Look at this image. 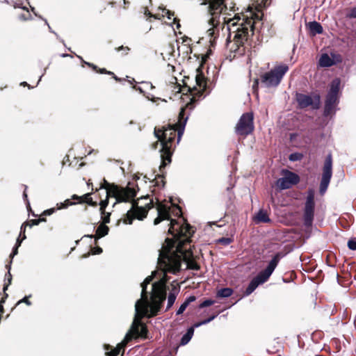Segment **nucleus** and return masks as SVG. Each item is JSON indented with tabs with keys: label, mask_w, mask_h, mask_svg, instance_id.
Here are the masks:
<instances>
[{
	"label": "nucleus",
	"mask_w": 356,
	"mask_h": 356,
	"mask_svg": "<svg viewBox=\"0 0 356 356\" xmlns=\"http://www.w3.org/2000/svg\"><path fill=\"white\" fill-rule=\"evenodd\" d=\"M100 74H113V72L111 71H107L105 68H101L97 70Z\"/></svg>",
	"instance_id": "5fc2aeb1"
},
{
	"label": "nucleus",
	"mask_w": 356,
	"mask_h": 356,
	"mask_svg": "<svg viewBox=\"0 0 356 356\" xmlns=\"http://www.w3.org/2000/svg\"><path fill=\"white\" fill-rule=\"evenodd\" d=\"M210 10L214 13H220L223 10L222 1L213 2L209 6Z\"/></svg>",
	"instance_id": "b1692460"
},
{
	"label": "nucleus",
	"mask_w": 356,
	"mask_h": 356,
	"mask_svg": "<svg viewBox=\"0 0 356 356\" xmlns=\"http://www.w3.org/2000/svg\"><path fill=\"white\" fill-rule=\"evenodd\" d=\"M39 225L38 219H34L31 220V223L29 225L30 227H32L33 225Z\"/></svg>",
	"instance_id": "052dcab7"
},
{
	"label": "nucleus",
	"mask_w": 356,
	"mask_h": 356,
	"mask_svg": "<svg viewBox=\"0 0 356 356\" xmlns=\"http://www.w3.org/2000/svg\"><path fill=\"white\" fill-rule=\"evenodd\" d=\"M210 22L212 23V24H211L212 26L207 31V34L208 37L209 38V42L211 43V45H213V43L216 38V37L214 36L215 31H216V27L214 26V24H213V20L211 19Z\"/></svg>",
	"instance_id": "bb28decb"
},
{
	"label": "nucleus",
	"mask_w": 356,
	"mask_h": 356,
	"mask_svg": "<svg viewBox=\"0 0 356 356\" xmlns=\"http://www.w3.org/2000/svg\"><path fill=\"white\" fill-rule=\"evenodd\" d=\"M134 199V197L129 202H131V206L127 211L128 219L124 221L125 223L129 225L132 223L134 218L143 220L147 216L148 210L154 207L153 200L148 195L142 196L137 201L132 202Z\"/></svg>",
	"instance_id": "423d86ee"
},
{
	"label": "nucleus",
	"mask_w": 356,
	"mask_h": 356,
	"mask_svg": "<svg viewBox=\"0 0 356 356\" xmlns=\"http://www.w3.org/2000/svg\"><path fill=\"white\" fill-rule=\"evenodd\" d=\"M156 210L158 216L154 219V224L155 225H158L163 220H170V227L168 232V234L172 235L175 238H189L194 233L193 227L187 223L179 225L175 220L170 218V209L168 206L157 203Z\"/></svg>",
	"instance_id": "7ed1b4c3"
},
{
	"label": "nucleus",
	"mask_w": 356,
	"mask_h": 356,
	"mask_svg": "<svg viewBox=\"0 0 356 356\" xmlns=\"http://www.w3.org/2000/svg\"><path fill=\"white\" fill-rule=\"evenodd\" d=\"M101 215H102V220H103V223L102 224L106 225V223H109L110 222V216H111L110 213H106L105 211L104 214L101 213Z\"/></svg>",
	"instance_id": "a19ab883"
},
{
	"label": "nucleus",
	"mask_w": 356,
	"mask_h": 356,
	"mask_svg": "<svg viewBox=\"0 0 356 356\" xmlns=\"http://www.w3.org/2000/svg\"><path fill=\"white\" fill-rule=\"evenodd\" d=\"M173 23H175V24L176 23V26H177V29H179V28H180L181 25H180V24L179 23V21L177 20V18H174V19H173Z\"/></svg>",
	"instance_id": "338daca9"
},
{
	"label": "nucleus",
	"mask_w": 356,
	"mask_h": 356,
	"mask_svg": "<svg viewBox=\"0 0 356 356\" xmlns=\"http://www.w3.org/2000/svg\"><path fill=\"white\" fill-rule=\"evenodd\" d=\"M102 252V248L100 247H96L92 250V254H99Z\"/></svg>",
	"instance_id": "8fccbe9b"
},
{
	"label": "nucleus",
	"mask_w": 356,
	"mask_h": 356,
	"mask_svg": "<svg viewBox=\"0 0 356 356\" xmlns=\"http://www.w3.org/2000/svg\"><path fill=\"white\" fill-rule=\"evenodd\" d=\"M147 285L148 284H145V282H142L140 284L141 288H142V291H141V298L140 300H141L142 301H145L148 299L147 296Z\"/></svg>",
	"instance_id": "2f4dec72"
},
{
	"label": "nucleus",
	"mask_w": 356,
	"mask_h": 356,
	"mask_svg": "<svg viewBox=\"0 0 356 356\" xmlns=\"http://www.w3.org/2000/svg\"><path fill=\"white\" fill-rule=\"evenodd\" d=\"M44 21V23L45 24L48 26L49 28V30L51 33H53L54 34H55V35L56 36L57 39L63 44L64 46H65V41L63 39H62L61 38H60V36L57 34V33H56L54 31L52 30V29L51 28L50 25L49 24L48 22L47 19H43Z\"/></svg>",
	"instance_id": "c9c22d12"
},
{
	"label": "nucleus",
	"mask_w": 356,
	"mask_h": 356,
	"mask_svg": "<svg viewBox=\"0 0 356 356\" xmlns=\"http://www.w3.org/2000/svg\"><path fill=\"white\" fill-rule=\"evenodd\" d=\"M74 204H75L74 202H71L69 199H67V200H65L63 202H61L60 204H57L58 207L56 208V209L60 210L62 209H66L69 206L74 205Z\"/></svg>",
	"instance_id": "7c9ffc66"
},
{
	"label": "nucleus",
	"mask_w": 356,
	"mask_h": 356,
	"mask_svg": "<svg viewBox=\"0 0 356 356\" xmlns=\"http://www.w3.org/2000/svg\"><path fill=\"white\" fill-rule=\"evenodd\" d=\"M29 297H31V295H29V296H25L22 299L19 300L17 302V305L21 304V303H25L26 305L28 306H30L31 305V302L29 300L28 298Z\"/></svg>",
	"instance_id": "c03bdc74"
},
{
	"label": "nucleus",
	"mask_w": 356,
	"mask_h": 356,
	"mask_svg": "<svg viewBox=\"0 0 356 356\" xmlns=\"http://www.w3.org/2000/svg\"><path fill=\"white\" fill-rule=\"evenodd\" d=\"M152 281V276H148L147 277L145 280L143 281V282L145 283V284H150V282Z\"/></svg>",
	"instance_id": "bf43d9fd"
},
{
	"label": "nucleus",
	"mask_w": 356,
	"mask_h": 356,
	"mask_svg": "<svg viewBox=\"0 0 356 356\" xmlns=\"http://www.w3.org/2000/svg\"><path fill=\"white\" fill-rule=\"evenodd\" d=\"M83 197L86 199V202L91 206L95 207L97 206V203L92 201V199L90 197V193H86L83 195Z\"/></svg>",
	"instance_id": "4c0bfd02"
},
{
	"label": "nucleus",
	"mask_w": 356,
	"mask_h": 356,
	"mask_svg": "<svg viewBox=\"0 0 356 356\" xmlns=\"http://www.w3.org/2000/svg\"><path fill=\"white\" fill-rule=\"evenodd\" d=\"M254 116L252 113H243L235 127V131L241 136H248L254 130Z\"/></svg>",
	"instance_id": "9d476101"
},
{
	"label": "nucleus",
	"mask_w": 356,
	"mask_h": 356,
	"mask_svg": "<svg viewBox=\"0 0 356 356\" xmlns=\"http://www.w3.org/2000/svg\"><path fill=\"white\" fill-rule=\"evenodd\" d=\"M18 248H19V247L15 245V246H14V248L13 249L12 253L10 255L11 259H13L16 254H17V253H18Z\"/></svg>",
	"instance_id": "3c124183"
},
{
	"label": "nucleus",
	"mask_w": 356,
	"mask_h": 356,
	"mask_svg": "<svg viewBox=\"0 0 356 356\" xmlns=\"http://www.w3.org/2000/svg\"><path fill=\"white\" fill-rule=\"evenodd\" d=\"M214 303V301L211 300V299H207L205 300H204L200 305H199V307L200 308H203V307H209L211 305H212Z\"/></svg>",
	"instance_id": "58836bf2"
},
{
	"label": "nucleus",
	"mask_w": 356,
	"mask_h": 356,
	"mask_svg": "<svg viewBox=\"0 0 356 356\" xmlns=\"http://www.w3.org/2000/svg\"><path fill=\"white\" fill-rule=\"evenodd\" d=\"M77 58H79L84 64L87 65L88 67L92 68L94 70H97V66L94 65L93 63L86 62L83 60V58L80 56L76 55Z\"/></svg>",
	"instance_id": "37998d69"
},
{
	"label": "nucleus",
	"mask_w": 356,
	"mask_h": 356,
	"mask_svg": "<svg viewBox=\"0 0 356 356\" xmlns=\"http://www.w3.org/2000/svg\"><path fill=\"white\" fill-rule=\"evenodd\" d=\"M218 314H213L207 319H204L202 321L197 322V323H194L193 325V327H194V328H197L202 325H206V324L210 323L211 321H212L213 320H214L218 316Z\"/></svg>",
	"instance_id": "cd10ccee"
},
{
	"label": "nucleus",
	"mask_w": 356,
	"mask_h": 356,
	"mask_svg": "<svg viewBox=\"0 0 356 356\" xmlns=\"http://www.w3.org/2000/svg\"><path fill=\"white\" fill-rule=\"evenodd\" d=\"M161 356H173L170 350H163L161 353Z\"/></svg>",
	"instance_id": "6e6d98bb"
},
{
	"label": "nucleus",
	"mask_w": 356,
	"mask_h": 356,
	"mask_svg": "<svg viewBox=\"0 0 356 356\" xmlns=\"http://www.w3.org/2000/svg\"><path fill=\"white\" fill-rule=\"evenodd\" d=\"M134 89L138 90L141 94H145V91L142 87L140 86H134Z\"/></svg>",
	"instance_id": "13d9d810"
},
{
	"label": "nucleus",
	"mask_w": 356,
	"mask_h": 356,
	"mask_svg": "<svg viewBox=\"0 0 356 356\" xmlns=\"http://www.w3.org/2000/svg\"><path fill=\"white\" fill-rule=\"evenodd\" d=\"M23 197H24V200L26 202V207H27V208H31L29 201L27 199V194H26V193L25 191L23 193Z\"/></svg>",
	"instance_id": "4d7b16f0"
},
{
	"label": "nucleus",
	"mask_w": 356,
	"mask_h": 356,
	"mask_svg": "<svg viewBox=\"0 0 356 356\" xmlns=\"http://www.w3.org/2000/svg\"><path fill=\"white\" fill-rule=\"evenodd\" d=\"M318 64L323 67H329L332 66L330 54L329 55L326 53L323 54L319 59Z\"/></svg>",
	"instance_id": "412c9836"
},
{
	"label": "nucleus",
	"mask_w": 356,
	"mask_h": 356,
	"mask_svg": "<svg viewBox=\"0 0 356 356\" xmlns=\"http://www.w3.org/2000/svg\"><path fill=\"white\" fill-rule=\"evenodd\" d=\"M146 98H147V99H149V100L152 101V102H156V100L161 99H160V98H159V97H152V98H150L149 96H146Z\"/></svg>",
	"instance_id": "69168bd1"
},
{
	"label": "nucleus",
	"mask_w": 356,
	"mask_h": 356,
	"mask_svg": "<svg viewBox=\"0 0 356 356\" xmlns=\"http://www.w3.org/2000/svg\"><path fill=\"white\" fill-rule=\"evenodd\" d=\"M232 293L233 290L231 288H222L217 292L216 296L218 298H228L232 296Z\"/></svg>",
	"instance_id": "393cba45"
},
{
	"label": "nucleus",
	"mask_w": 356,
	"mask_h": 356,
	"mask_svg": "<svg viewBox=\"0 0 356 356\" xmlns=\"http://www.w3.org/2000/svg\"><path fill=\"white\" fill-rule=\"evenodd\" d=\"M303 158V154L299 152H293L291 153L289 156V160L290 161L294 162L300 161Z\"/></svg>",
	"instance_id": "c756f323"
},
{
	"label": "nucleus",
	"mask_w": 356,
	"mask_h": 356,
	"mask_svg": "<svg viewBox=\"0 0 356 356\" xmlns=\"http://www.w3.org/2000/svg\"><path fill=\"white\" fill-rule=\"evenodd\" d=\"M185 107H182L179 111L177 122V143L179 142L184 132V129L188 119V116H185Z\"/></svg>",
	"instance_id": "2eb2a0df"
},
{
	"label": "nucleus",
	"mask_w": 356,
	"mask_h": 356,
	"mask_svg": "<svg viewBox=\"0 0 356 356\" xmlns=\"http://www.w3.org/2000/svg\"><path fill=\"white\" fill-rule=\"evenodd\" d=\"M282 173L284 177L279 178L276 181V184L280 190L288 189L300 181L299 176L295 172L289 170H283Z\"/></svg>",
	"instance_id": "4468645a"
},
{
	"label": "nucleus",
	"mask_w": 356,
	"mask_h": 356,
	"mask_svg": "<svg viewBox=\"0 0 356 356\" xmlns=\"http://www.w3.org/2000/svg\"><path fill=\"white\" fill-rule=\"evenodd\" d=\"M288 70L289 66L286 64L277 65L261 76V82L267 88L276 87Z\"/></svg>",
	"instance_id": "1a4fd4ad"
},
{
	"label": "nucleus",
	"mask_w": 356,
	"mask_h": 356,
	"mask_svg": "<svg viewBox=\"0 0 356 356\" xmlns=\"http://www.w3.org/2000/svg\"><path fill=\"white\" fill-rule=\"evenodd\" d=\"M187 267L189 269H192V270H198L200 268V265L198 264H197L194 261H188L187 262Z\"/></svg>",
	"instance_id": "72a5a7b5"
},
{
	"label": "nucleus",
	"mask_w": 356,
	"mask_h": 356,
	"mask_svg": "<svg viewBox=\"0 0 356 356\" xmlns=\"http://www.w3.org/2000/svg\"><path fill=\"white\" fill-rule=\"evenodd\" d=\"M296 99L300 108L311 106L314 109H318L321 105V96L318 94L312 97L302 93H296Z\"/></svg>",
	"instance_id": "ddd939ff"
},
{
	"label": "nucleus",
	"mask_w": 356,
	"mask_h": 356,
	"mask_svg": "<svg viewBox=\"0 0 356 356\" xmlns=\"http://www.w3.org/2000/svg\"><path fill=\"white\" fill-rule=\"evenodd\" d=\"M28 225L26 222L23 223L20 227V234L19 236L23 234L22 240L26 239V236L25 235L26 227Z\"/></svg>",
	"instance_id": "de8ad7c7"
},
{
	"label": "nucleus",
	"mask_w": 356,
	"mask_h": 356,
	"mask_svg": "<svg viewBox=\"0 0 356 356\" xmlns=\"http://www.w3.org/2000/svg\"><path fill=\"white\" fill-rule=\"evenodd\" d=\"M117 51H122V55H127L130 51V48L129 47H124L123 45L115 48Z\"/></svg>",
	"instance_id": "ea45409f"
},
{
	"label": "nucleus",
	"mask_w": 356,
	"mask_h": 356,
	"mask_svg": "<svg viewBox=\"0 0 356 356\" xmlns=\"http://www.w3.org/2000/svg\"><path fill=\"white\" fill-rule=\"evenodd\" d=\"M348 248L351 250H356V241L350 239L347 243Z\"/></svg>",
	"instance_id": "79ce46f5"
},
{
	"label": "nucleus",
	"mask_w": 356,
	"mask_h": 356,
	"mask_svg": "<svg viewBox=\"0 0 356 356\" xmlns=\"http://www.w3.org/2000/svg\"><path fill=\"white\" fill-rule=\"evenodd\" d=\"M332 175V159L331 154H329L325 161L323 175L320 182L319 192L323 195L327 189Z\"/></svg>",
	"instance_id": "f8f14e48"
},
{
	"label": "nucleus",
	"mask_w": 356,
	"mask_h": 356,
	"mask_svg": "<svg viewBox=\"0 0 356 356\" xmlns=\"http://www.w3.org/2000/svg\"><path fill=\"white\" fill-rule=\"evenodd\" d=\"M284 254L282 252H277L274 255L267 267L264 270L259 272L258 275L250 282L245 291V296L250 295L259 285L264 284L268 280L277 267L280 260L284 257Z\"/></svg>",
	"instance_id": "0eeeda50"
},
{
	"label": "nucleus",
	"mask_w": 356,
	"mask_h": 356,
	"mask_svg": "<svg viewBox=\"0 0 356 356\" xmlns=\"http://www.w3.org/2000/svg\"><path fill=\"white\" fill-rule=\"evenodd\" d=\"M196 300V297L195 296H190L187 297L184 302L180 305L179 309L176 312L177 315H181L184 313V312L186 310L187 307L189 305L190 303L194 302Z\"/></svg>",
	"instance_id": "aec40b11"
},
{
	"label": "nucleus",
	"mask_w": 356,
	"mask_h": 356,
	"mask_svg": "<svg viewBox=\"0 0 356 356\" xmlns=\"http://www.w3.org/2000/svg\"><path fill=\"white\" fill-rule=\"evenodd\" d=\"M227 29L229 35L227 40L229 41L232 37L234 44L238 48L247 41L249 31H254V22L251 19H241L240 17L235 16L228 20Z\"/></svg>",
	"instance_id": "20e7f679"
},
{
	"label": "nucleus",
	"mask_w": 356,
	"mask_h": 356,
	"mask_svg": "<svg viewBox=\"0 0 356 356\" xmlns=\"http://www.w3.org/2000/svg\"><path fill=\"white\" fill-rule=\"evenodd\" d=\"M179 291H177L175 288H174L172 289V291H171L168 296V302H167V306H166V309L165 310H168L169 309H170L172 305H174L175 300H176V298H177V295Z\"/></svg>",
	"instance_id": "4be33fe9"
},
{
	"label": "nucleus",
	"mask_w": 356,
	"mask_h": 356,
	"mask_svg": "<svg viewBox=\"0 0 356 356\" xmlns=\"http://www.w3.org/2000/svg\"><path fill=\"white\" fill-rule=\"evenodd\" d=\"M330 54L332 65H335L342 63L343 58H342V56L339 54L332 51V52H330Z\"/></svg>",
	"instance_id": "c85d7f7f"
},
{
	"label": "nucleus",
	"mask_w": 356,
	"mask_h": 356,
	"mask_svg": "<svg viewBox=\"0 0 356 356\" xmlns=\"http://www.w3.org/2000/svg\"><path fill=\"white\" fill-rule=\"evenodd\" d=\"M31 8V10L34 13V15L37 17H38L40 19H44V18L41 16V15H38L35 12V8L34 7H32V6H30Z\"/></svg>",
	"instance_id": "0e129e2a"
},
{
	"label": "nucleus",
	"mask_w": 356,
	"mask_h": 356,
	"mask_svg": "<svg viewBox=\"0 0 356 356\" xmlns=\"http://www.w3.org/2000/svg\"><path fill=\"white\" fill-rule=\"evenodd\" d=\"M340 83L339 79H334L330 84V88L325 99L323 114L324 117L334 115L337 110V106L339 103Z\"/></svg>",
	"instance_id": "6e6552de"
},
{
	"label": "nucleus",
	"mask_w": 356,
	"mask_h": 356,
	"mask_svg": "<svg viewBox=\"0 0 356 356\" xmlns=\"http://www.w3.org/2000/svg\"><path fill=\"white\" fill-rule=\"evenodd\" d=\"M177 129L175 125L169 124L167 127H163V130L154 129V135L158 139L155 143L153 144L152 148L156 149L160 142L161 163L159 166L160 170L164 168L168 163L171 162V156L172 154L171 148L172 144L176 136Z\"/></svg>",
	"instance_id": "f03ea898"
},
{
	"label": "nucleus",
	"mask_w": 356,
	"mask_h": 356,
	"mask_svg": "<svg viewBox=\"0 0 356 356\" xmlns=\"http://www.w3.org/2000/svg\"><path fill=\"white\" fill-rule=\"evenodd\" d=\"M124 344H118L115 348L113 350V354L115 356H117L118 355L120 354L121 350H123V351L124 350Z\"/></svg>",
	"instance_id": "a18cd8bd"
},
{
	"label": "nucleus",
	"mask_w": 356,
	"mask_h": 356,
	"mask_svg": "<svg viewBox=\"0 0 356 356\" xmlns=\"http://www.w3.org/2000/svg\"><path fill=\"white\" fill-rule=\"evenodd\" d=\"M22 238L20 239L19 237L17 239V241H16V243H15V245L19 247L21 245V243L22 242Z\"/></svg>",
	"instance_id": "774afa93"
},
{
	"label": "nucleus",
	"mask_w": 356,
	"mask_h": 356,
	"mask_svg": "<svg viewBox=\"0 0 356 356\" xmlns=\"http://www.w3.org/2000/svg\"><path fill=\"white\" fill-rule=\"evenodd\" d=\"M194 330L195 328L193 325L187 329L186 332L181 338V346H185L191 341L194 334Z\"/></svg>",
	"instance_id": "6ab92c4d"
},
{
	"label": "nucleus",
	"mask_w": 356,
	"mask_h": 356,
	"mask_svg": "<svg viewBox=\"0 0 356 356\" xmlns=\"http://www.w3.org/2000/svg\"><path fill=\"white\" fill-rule=\"evenodd\" d=\"M195 82L196 85L202 90V93L206 91L207 81L202 73L201 66H199L196 70Z\"/></svg>",
	"instance_id": "dca6fc26"
},
{
	"label": "nucleus",
	"mask_w": 356,
	"mask_h": 356,
	"mask_svg": "<svg viewBox=\"0 0 356 356\" xmlns=\"http://www.w3.org/2000/svg\"><path fill=\"white\" fill-rule=\"evenodd\" d=\"M6 268H8V274L6 275V276H8L6 278L8 280V283L5 284L4 286H3V292H5L8 289V286L11 284V282H12V275H11V274L10 273V265H7Z\"/></svg>",
	"instance_id": "473e14b6"
},
{
	"label": "nucleus",
	"mask_w": 356,
	"mask_h": 356,
	"mask_svg": "<svg viewBox=\"0 0 356 356\" xmlns=\"http://www.w3.org/2000/svg\"><path fill=\"white\" fill-rule=\"evenodd\" d=\"M3 293H4V297H3L1 298V300H0V305H2L5 302L6 299L7 298V297L8 296V293H6V291L3 292Z\"/></svg>",
	"instance_id": "680f3d73"
},
{
	"label": "nucleus",
	"mask_w": 356,
	"mask_h": 356,
	"mask_svg": "<svg viewBox=\"0 0 356 356\" xmlns=\"http://www.w3.org/2000/svg\"><path fill=\"white\" fill-rule=\"evenodd\" d=\"M145 15L149 17H155L156 18V17L154 15H153L147 9L145 10Z\"/></svg>",
	"instance_id": "e2e57ef3"
},
{
	"label": "nucleus",
	"mask_w": 356,
	"mask_h": 356,
	"mask_svg": "<svg viewBox=\"0 0 356 356\" xmlns=\"http://www.w3.org/2000/svg\"><path fill=\"white\" fill-rule=\"evenodd\" d=\"M141 83L144 86L145 88H147L149 87V88L153 89L154 88V86L150 82L143 81L141 82Z\"/></svg>",
	"instance_id": "603ef678"
},
{
	"label": "nucleus",
	"mask_w": 356,
	"mask_h": 356,
	"mask_svg": "<svg viewBox=\"0 0 356 356\" xmlns=\"http://www.w3.org/2000/svg\"><path fill=\"white\" fill-rule=\"evenodd\" d=\"M314 191L313 189H309L307 191V195L305 203L304 208V225L305 227H311L313 223L314 217Z\"/></svg>",
	"instance_id": "9b49d317"
},
{
	"label": "nucleus",
	"mask_w": 356,
	"mask_h": 356,
	"mask_svg": "<svg viewBox=\"0 0 356 356\" xmlns=\"http://www.w3.org/2000/svg\"><path fill=\"white\" fill-rule=\"evenodd\" d=\"M307 26L309 30L311 35L314 36L316 34H321L323 32V28L322 25L316 21H312L309 22L307 24Z\"/></svg>",
	"instance_id": "f3484780"
},
{
	"label": "nucleus",
	"mask_w": 356,
	"mask_h": 356,
	"mask_svg": "<svg viewBox=\"0 0 356 356\" xmlns=\"http://www.w3.org/2000/svg\"><path fill=\"white\" fill-rule=\"evenodd\" d=\"M348 16L351 18H356V7L355 8H353L350 11V13L348 15Z\"/></svg>",
	"instance_id": "864d4df0"
},
{
	"label": "nucleus",
	"mask_w": 356,
	"mask_h": 356,
	"mask_svg": "<svg viewBox=\"0 0 356 356\" xmlns=\"http://www.w3.org/2000/svg\"><path fill=\"white\" fill-rule=\"evenodd\" d=\"M152 302H149L148 299L145 301L138 300L135 304V316L147 315L155 316L159 312L163 302L166 298L167 286L161 282H154L152 284Z\"/></svg>",
	"instance_id": "f257e3e1"
},
{
	"label": "nucleus",
	"mask_w": 356,
	"mask_h": 356,
	"mask_svg": "<svg viewBox=\"0 0 356 356\" xmlns=\"http://www.w3.org/2000/svg\"><path fill=\"white\" fill-rule=\"evenodd\" d=\"M131 327L134 332L138 336L145 337L147 334L146 325L141 322H136V321H134Z\"/></svg>",
	"instance_id": "a211bd4d"
},
{
	"label": "nucleus",
	"mask_w": 356,
	"mask_h": 356,
	"mask_svg": "<svg viewBox=\"0 0 356 356\" xmlns=\"http://www.w3.org/2000/svg\"><path fill=\"white\" fill-rule=\"evenodd\" d=\"M217 242L224 245H228L232 242V239L229 237H221L217 240Z\"/></svg>",
	"instance_id": "f704fd0d"
},
{
	"label": "nucleus",
	"mask_w": 356,
	"mask_h": 356,
	"mask_svg": "<svg viewBox=\"0 0 356 356\" xmlns=\"http://www.w3.org/2000/svg\"><path fill=\"white\" fill-rule=\"evenodd\" d=\"M159 9L165 13L166 17L168 19H170L172 16L174 15V13L171 12L169 10L165 9V8L159 7Z\"/></svg>",
	"instance_id": "49530a36"
},
{
	"label": "nucleus",
	"mask_w": 356,
	"mask_h": 356,
	"mask_svg": "<svg viewBox=\"0 0 356 356\" xmlns=\"http://www.w3.org/2000/svg\"><path fill=\"white\" fill-rule=\"evenodd\" d=\"M57 209L56 208H51L47 210H44L42 216H51L52 215Z\"/></svg>",
	"instance_id": "09e8293b"
},
{
	"label": "nucleus",
	"mask_w": 356,
	"mask_h": 356,
	"mask_svg": "<svg viewBox=\"0 0 356 356\" xmlns=\"http://www.w3.org/2000/svg\"><path fill=\"white\" fill-rule=\"evenodd\" d=\"M256 218L258 221L262 222H269L270 219L268 217L267 213L263 210H259L256 216Z\"/></svg>",
	"instance_id": "a878e982"
},
{
	"label": "nucleus",
	"mask_w": 356,
	"mask_h": 356,
	"mask_svg": "<svg viewBox=\"0 0 356 356\" xmlns=\"http://www.w3.org/2000/svg\"><path fill=\"white\" fill-rule=\"evenodd\" d=\"M114 184L111 185L105 179H103V183L101 184L99 189L110 190Z\"/></svg>",
	"instance_id": "e433bc0d"
},
{
	"label": "nucleus",
	"mask_w": 356,
	"mask_h": 356,
	"mask_svg": "<svg viewBox=\"0 0 356 356\" xmlns=\"http://www.w3.org/2000/svg\"><path fill=\"white\" fill-rule=\"evenodd\" d=\"M109 228L104 224H101L96 230V234L97 237L95 238L97 241L98 238L106 236L108 234Z\"/></svg>",
	"instance_id": "5701e85b"
},
{
	"label": "nucleus",
	"mask_w": 356,
	"mask_h": 356,
	"mask_svg": "<svg viewBox=\"0 0 356 356\" xmlns=\"http://www.w3.org/2000/svg\"><path fill=\"white\" fill-rule=\"evenodd\" d=\"M106 199L100 202L99 210L101 213H105V209L108 204V197H113L115 198V202L113 203V207L118 203L130 202L137 195V190L131 186L129 183L126 187H120L118 186H113L110 190L105 191Z\"/></svg>",
	"instance_id": "39448f33"
}]
</instances>
